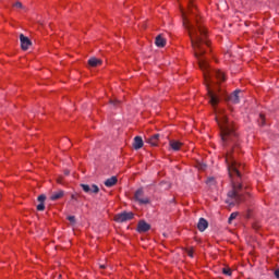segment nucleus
Returning a JSON list of instances; mask_svg holds the SVG:
<instances>
[{
    "label": "nucleus",
    "mask_w": 279,
    "mask_h": 279,
    "mask_svg": "<svg viewBox=\"0 0 279 279\" xmlns=\"http://www.w3.org/2000/svg\"><path fill=\"white\" fill-rule=\"evenodd\" d=\"M216 121L220 128L222 147L227 151L225 160L232 184V189L227 194L228 198L226 203L229 204V206H236V204L243 202V184H241V169H243V166L236 162V159H234V156L232 155L234 147L239 145V134L236 133L234 125L228 121L226 114H218Z\"/></svg>",
    "instance_id": "nucleus-1"
},
{
    "label": "nucleus",
    "mask_w": 279,
    "mask_h": 279,
    "mask_svg": "<svg viewBox=\"0 0 279 279\" xmlns=\"http://www.w3.org/2000/svg\"><path fill=\"white\" fill-rule=\"evenodd\" d=\"M180 2V0H178ZM193 0H187V12L184 11V9H181V14H182V19H183V25H194L193 21L191 20V16L189 14H195V12L193 11ZM195 25H202V23H199V20L195 19L194 20Z\"/></svg>",
    "instance_id": "nucleus-2"
},
{
    "label": "nucleus",
    "mask_w": 279,
    "mask_h": 279,
    "mask_svg": "<svg viewBox=\"0 0 279 279\" xmlns=\"http://www.w3.org/2000/svg\"><path fill=\"white\" fill-rule=\"evenodd\" d=\"M131 219H134V213H132V211H124V213L118 214L116 216V221L118 223H123L125 221H131Z\"/></svg>",
    "instance_id": "nucleus-3"
},
{
    "label": "nucleus",
    "mask_w": 279,
    "mask_h": 279,
    "mask_svg": "<svg viewBox=\"0 0 279 279\" xmlns=\"http://www.w3.org/2000/svg\"><path fill=\"white\" fill-rule=\"evenodd\" d=\"M81 189H83L84 193H88L89 195H97V193H99V186L97 184H84L81 183Z\"/></svg>",
    "instance_id": "nucleus-4"
},
{
    "label": "nucleus",
    "mask_w": 279,
    "mask_h": 279,
    "mask_svg": "<svg viewBox=\"0 0 279 279\" xmlns=\"http://www.w3.org/2000/svg\"><path fill=\"white\" fill-rule=\"evenodd\" d=\"M135 201L138 202V204L143 205V204H149V197L145 196V192L143 191V189H138L135 192L134 195Z\"/></svg>",
    "instance_id": "nucleus-5"
},
{
    "label": "nucleus",
    "mask_w": 279,
    "mask_h": 279,
    "mask_svg": "<svg viewBox=\"0 0 279 279\" xmlns=\"http://www.w3.org/2000/svg\"><path fill=\"white\" fill-rule=\"evenodd\" d=\"M20 41H21V48L23 49V51H27V49L32 47V40L28 39V37L25 36L24 34L20 35Z\"/></svg>",
    "instance_id": "nucleus-6"
},
{
    "label": "nucleus",
    "mask_w": 279,
    "mask_h": 279,
    "mask_svg": "<svg viewBox=\"0 0 279 279\" xmlns=\"http://www.w3.org/2000/svg\"><path fill=\"white\" fill-rule=\"evenodd\" d=\"M151 230V226L147 223L145 220H141L137 225V232H149Z\"/></svg>",
    "instance_id": "nucleus-7"
},
{
    "label": "nucleus",
    "mask_w": 279,
    "mask_h": 279,
    "mask_svg": "<svg viewBox=\"0 0 279 279\" xmlns=\"http://www.w3.org/2000/svg\"><path fill=\"white\" fill-rule=\"evenodd\" d=\"M241 93V89H235L230 96H229V101L231 104H240L241 99L239 97V94Z\"/></svg>",
    "instance_id": "nucleus-8"
},
{
    "label": "nucleus",
    "mask_w": 279,
    "mask_h": 279,
    "mask_svg": "<svg viewBox=\"0 0 279 279\" xmlns=\"http://www.w3.org/2000/svg\"><path fill=\"white\" fill-rule=\"evenodd\" d=\"M160 141V134H155L151 137H149L146 142L148 145H151V147H158V143Z\"/></svg>",
    "instance_id": "nucleus-9"
},
{
    "label": "nucleus",
    "mask_w": 279,
    "mask_h": 279,
    "mask_svg": "<svg viewBox=\"0 0 279 279\" xmlns=\"http://www.w3.org/2000/svg\"><path fill=\"white\" fill-rule=\"evenodd\" d=\"M62 197H64V191L62 190H59L50 194L51 202H58V199H62Z\"/></svg>",
    "instance_id": "nucleus-10"
},
{
    "label": "nucleus",
    "mask_w": 279,
    "mask_h": 279,
    "mask_svg": "<svg viewBox=\"0 0 279 279\" xmlns=\"http://www.w3.org/2000/svg\"><path fill=\"white\" fill-rule=\"evenodd\" d=\"M208 228V220L205 218H199L197 223V229L199 232H205V230Z\"/></svg>",
    "instance_id": "nucleus-11"
},
{
    "label": "nucleus",
    "mask_w": 279,
    "mask_h": 279,
    "mask_svg": "<svg viewBox=\"0 0 279 279\" xmlns=\"http://www.w3.org/2000/svg\"><path fill=\"white\" fill-rule=\"evenodd\" d=\"M47 199V196L45 194H41L37 197V201L39 204L37 205V210L43 211L45 210V202Z\"/></svg>",
    "instance_id": "nucleus-12"
},
{
    "label": "nucleus",
    "mask_w": 279,
    "mask_h": 279,
    "mask_svg": "<svg viewBox=\"0 0 279 279\" xmlns=\"http://www.w3.org/2000/svg\"><path fill=\"white\" fill-rule=\"evenodd\" d=\"M169 145L171 149H173V151H180V148L182 147L183 144L180 141L171 140L169 142Z\"/></svg>",
    "instance_id": "nucleus-13"
},
{
    "label": "nucleus",
    "mask_w": 279,
    "mask_h": 279,
    "mask_svg": "<svg viewBox=\"0 0 279 279\" xmlns=\"http://www.w3.org/2000/svg\"><path fill=\"white\" fill-rule=\"evenodd\" d=\"M156 47L162 48L167 45V39L162 35H158L155 39Z\"/></svg>",
    "instance_id": "nucleus-14"
},
{
    "label": "nucleus",
    "mask_w": 279,
    "mask_h": 279,
    "mask_svg": "<svg viewBox=\"0 0 279 279\" xmlns=\"http://www.w3.org/2000/svg\"><path fill=\"white\" fill-rule=\"evenodd\" d=\"M143 145H144L143 137L135 136L134 137V142H133L134 149H142Z\"/></svg>",
    "instance_id": "nucleus-15"
},
{
    "label": "nucleus",
    "mask_w": 279,
    "mask_h": 279,
    "mask_svg": "<svg viewBox=\"0 0 279 279\" xmlns=\"http://www.w3.org/2000/svg\"><path fill=\"white\" fill-rule=\"evenodd\" d=\"M117 182H118L117 177H111L105 181V186H107L108 189H111V186H114Z\"/></svg>",
    "instance_id": "nucleus-16"
},
{
    "label": "nucleus",
    "mask_w": 279,
    "mask_h": 279,
    "mask_svg": "<svg viewBox=\"0 0 279 279\" xmlns=\"http://www.w3.org/2000/svg\"><path fill=\"white\" fill-rule=\"evenodd\" d=\"M88 64H89V66H99V65H101V60L100 59H97V58H90L89 60H88Z\"/></svg>",
    "instance_id": "nucleus-17"
},
{
    "label": "nucleus",
    "mask_w": 279,
    "mask_h": 279,
    "mask_svg": "<svg viewBox=\"0 0 279 279\" xmlns=\"http://www.w3.org/2000/svg\"><path fill=\"white\" fill-rule=\"evenodd\" d=\"M236 217H239V213H236V211L232 213L228 219V223H232V221H234V219H236Z\"/></svg>",
    "instance_id": "nucleus-18"
},
{
    "label": "nucleus",
    "mask_w": 279,
    "mask_h": 279,
    "mask_svg": "<svg viewBox=\"0 0 279 279\" xmlns=\"http://www.w3.org/2000/svg\"><path fill=\"white\" fill-rule=\"evenodd\" d=\"M110 105L113 106V108H119L121 106V101L118 99L110 100Z\"/></svg>",
    "instance_id": "nucleus-19"
},
{
    "label": "nucleus",
    "mask_w": 279,
    "mask_h": 279,
    "mask_svg": "<svg viewBox=\"0 0 279 279\" xmlns=\"http://www.w3.org/2000/svg\"><path fill=\"white\" fill-rule=\"evenodd\" d=\"M258 125H265V116L263 113L259 114V119L257 120Z\"/></svg>",
    "instance_id": "nucleus-20"
},
{
    "label": "nucleus",
    "mask_w": 279,
    "mask_h": 279,
    "mask_svg": "<svg viewBox=\"0 0 279 279\" xmlns=\"http://www.w3.org/2000/svg\"><path fill=\"white\" fill-rule=\"evenodd\" d=\"M222 274H225V276H232V270L230 268H222Z\"/></svg>",
    "instance_id": "nucleus-21"
},
{
    "label": "nucleus",
    "mask_w": 279,
    "mask_h": 279,
    "mask_svg": "<svg viewBox=\"0 0 279 279\" xmlns=\"http://www.w3.org/2000/svg\"><path fill=\"white\" fill-rule=\"evenodd\" d=\"M71 199H73L74 202H80V194L78 193L72 194Z\"/></svg>",
    "instance_id": "nucleus-22"
},
{
    "label": "nucleus",
    "mask_w": 279,
    "mask_h": 279,
    "mask_svg": "<svg viewBox=\"0 0 279 279\" xmlns=\"http://www.w3.org/2000/svg\"><path fill=\"white\" fill-rule=\"evenodd\" d=\"M186 254L190 258H193V248H186Z\"/></svg>",
    "instance_id": "nucleus-23"
},
{
    "label": "nucleus",
    "mask_w": 279,
    "mask_h": 279,
    "mask_svg": "<svg viewBox=\"0 0 279 279\" xmlns=\"http://www.w3.org/2000/svg\"><path fill=\"white\" fill-rule=\"evenodd\" d=\"M68 220L70 223H75V216H69Z\"/></svg>",
    "instance_id": "nucleus-24"
},
{
    "label": "nucleus",
    "mask_w": 279,
    "mask_h": 279,
    "mask_svg": "<svg viewBox=\"0 0 279 279\" xmlns=\"http://www.w3.org/2000/svg\"><path fill=\"white\" fill-rule=\"evenodd\" d=\"M13 8L22 9V8H23V3H21V2H15V3L13 4Z\"/></svg>",
    "instance_id": "nucleus-25"
},
{
    "label": "nucleus",
    "mask_w": 279,
    "mask_h": 279,
    "mask_svg": "<svg viewBox=\"0 0 279 279\" xmlns=\"http://www.w3.org/2000/svg\"><path fill=\"white\" fill-rule=\"evenodd\" d=\"M213 182H215L214 178H210V179L207 180V184H213Z\"/></svg>",
    "instance_id": "nucleus-26"
},
{
    "label": "nucleus",
    "mask_w": 279,
    "mask_h": 279,
    "mask_svg": "<svg viewBox=\"0 0 279 279\" xmlns=\"http://www.w3.org/2000/svg\"><path fill=\"white\" fill-rule=\"evenodd\" d=\"M275 276L279 279V269L275 270Z\"/></svg>",
    "instance_id": "nucleus-27"
},
{
    "label": "nucleus",
    "mask_w": 279,
    "mask_h": 279,
    "mask_svg": "<svg viewBox=\"0 0 279 279\" xmlns=\"http://www.w3.org/2000/svg\"><path fill=\"white\" fill-rule=\"evenodd\" d=\"M100 269H106V265H100Z\"/></svg>",
    "instance_id": "nucleus-28"
}]
</instances>
